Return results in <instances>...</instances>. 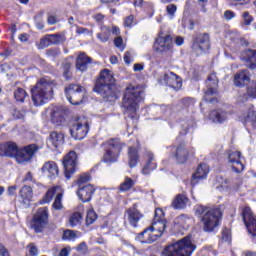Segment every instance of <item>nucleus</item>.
I'll return each instance as SVG.
<instances>
[{
  "instance_id": "f257e3e1",
  "label": "nucleus",
  "mask_w": 256,
  "mask_h": 256,
  "mask_svg": "<svg viewBox=\"0 0 256 256\" xmlns=\"http://www.w3.org/2000/svg\"><path fill=\"white\" fill-rule=\"evenodd\" d=\"M166 228L167 220H165V213L163 212V209L157 208L155 210V216L152 225L140 233L138 237L141 243H155L157 239L163 237Z\"/></svg>"
},
{
  "instance_id": "f03ea898",
  "label": "nucleus",
  "mask_w": 256,
  "mask_h": 256,
  "mask_svg": "<svg viewBox=\"0 0 256 256\" xmlns=\"http://www.w3.org/2000/svg\"><path fill=\"white\" fill-rule=\"evenodd\" d=\"M195 215L200 219L203 229L206 233L215 231L219 226V221L223 215L221 208L214 206L199 205L195 208Z\"/></svg>"
},
{
  "instance_id": "7ed1b4c3",
  "label": "nucleus",
  "mask_w": 256,
  "mask_h": 256,
  "mask_svg": "<svg viewBox=\"0 0 256 256\" xmlns=\"http://www.w3.org/2000/svg\"><path fill=\"white\" fill-rule=\"evenodd\" d=\"M94 91L99 93L105 101H115L117 93L115 92V78L111 71L104 69L97 79Z\"/></svg>"
},
{
  "instance_id": "20e7f679",
  "label": "nucleus",
  "mask_w": 256,
  "mask_h": 256,
  "mask_svg": "<svg viewBox=\"0 0 256 256\" xmlns=\"http://www.w3.org/2000/svg\"><path fill=\"white\" fill-rule=\"evenodd\" d=\"M143 101V87L128 85L125 89L122 107L124 112L133 117L139 110V103Z\"/></svg>"
},
{
  "instance_id": "39448f33",
  "label": "nucleus",
  "mask_w": 256,
  "mask_h": 256,
  "mask_svg": "<svg viewBox=\"0 0 256 256\" xmlns=\"http://www.w3.org/2000/svg\"><path fill=\"white\" fill-rule=\"evenodd\" d=\"M32 101L36 107L45 105L53 99V82L47 78H41L36 85L31 88Z\"/></svg>"
},
{
  "instance_id": "423d86ee",
  "label": "nucleus",
  "mask_w": 256,
  "mask_h": 256,
  "mask_svg": "<svg viewBox=\"0 0 256 256\" xmlns=\"http://www.w3.org/2000/svg\"><path fill=\"white\" fill-rule=\"evenodd\" d=\"M197 246L191 242V238L186 237L176 243L166 246L162 252V256H191Z\"/></svg>"
},
{
  "instance_id": "0eeeda50",
  "label": "nucleus",
  "mask_w": 256,
  "mask_h": 256,
  "mask_svg": "<svg viewBox=\"0 0 256 256\" xmlns=\"http://www.w3.org/2000/svg\"><path fill=\"white\" fill-rule=\"evenodd\" d=\"M89 133V121L85 117H77L70 122V135L73 139L81 141Z\"/></svg>"
},
{
  "instance_id": "6e6552de",
  "label": "nucleus",
  "mask_w": 256,
  "mask_h": 256,
  "mask_svg": "<svg viewBox=\"0 0 256 256\" xmlns=\"http://www.w3.org/2000/svg\"><path fill=\"white\" fill-rule=\"evenodd\" d=\"M106 153L103 156L105 163H115L119 159V154L123 151L125 144L117 138L110 139L104 143Z\"/></svg>"
},
{
  "instance_id": "1a4fd4ad",
  "label": "nucleus",
  "mask_w": 256,
  "mask_h": 256,
  "mask_svg": "<svg viewBox=\"0 0 256 256\" xmlns=\"http://www.w3.org/2000/svg\"><path fill=\"white\" fill-rule=\"evenodd\" d=\"M56 195V197H55ZM55 197L54 203L52 204L53 209L56 211H61L63 209V192L61 191V187L54 186L46 192L43 199L40 201L41 205H45V203H51L53 198Z\"/></svg>"
},
{
  "instance_id": "9d476101",
  "label": "nucleus",
  "mask_w": 256,
  "mask_h": 256,
  "mask_svg": "<svg viewBox=\"0 0 256 256\" xmlns=\"http://www.w3.org/2000/svg\"><path fill=\"white\" fill-rule=\"evenodd\" d=\"M66 99L71 105H81L85 98V88L81 85L72 84L65 88Z\"/></svg>"
},
{
  "instance_id": "9b49d317",
  "label": "nucleus",
  "mask_w": 256,
  "mask_h": 256,
  "mask_svg": "<svg viewBox=\"0 0 256 256\" xmlns=\"http://www.w3.org/2000/svg\"><path fill=\"white\" fill-rule=\"evenodd\" d=\"M48 221L49 208H39L32 219L31 227L35 231V233H41L42 231H44L45 227H47Z\"/></svg>"
},
{
  "instance_id": "f8f14e48",
  "label": "nucleus",
  "mask_w": 256,
  "mask_h": 256,
  "mask_svg": "<svg viewBox=\"0 0 256 256\" xmlns=\"http://www.w3.org/2000/svg\"><path fill=\"white\" fill-rule=\"evenodd\" d=\"M154 47L158 53H169L173 51V38H171V35L160 31L155 40Z\"/></svg>"
},
{
  "instance_id": "ddd939ff",
  "label": "nucleus",
  "mask_w": 256,
  "mask_h": 256,
  "mask_svg": "<svg viewBox=\"0 0 256 256\" xmlns=\"http://www.w3.org/2000/svg\"><path fill=\"white\" fill-rule=\"evenodd\" d=\"M219 85V79L216 74H210L206 80L207 91L204 95V100L208 103H215L217 97V86Z\"/></svg>"
},
{
  "instance_id": "4468645a",
  "label": "nucleus",
  "mask_w": 256,
  "mask_h": 256,
  "mask_svg": "<svg viewBox=\"0 0 256 256\" xmlns=\"http://www.w3.org/2000/svg\"><path fill=\"white\" fill-rule=\"evenodd\" d=\"M37 151H39V147L35 144H30L28 146L18 149L14 159L19 164L29 163V161L33 159V155H35Z\"/></svg>"
},
{
  "instance_id": "2eb2a0df",
  "label": "nucleus",
  "mask_w": 256,
  "mask_h": 256,
  "mask_svg": "<svg viewBox=\"0 0 256 256\" xmlns=\"http://www.w3.org/2000/svg\"><path fill=\"white\" fill-rule=\"evenodd\" d=\"M62 163L66 179H71V175H73L75 169H77V153L75 151H70L64 156Z\"/></svg>"
},
{
  "instance_id": "dca6fc26",
  "label": "nucleus",
  "mask_w": 256,
  "mask_h": 256,
  "mask_svg": "<svg viewBox=\"0 0 256 256\" xmlns=\"http://www.w3.org/2000/svg\"><path fill=\"white\" fill-rule=\"evenodd\" d=\"M242 218L249 235L256 237V216L249 207H245L242 212Z\"/></svg>"
},
{
  "instance_id": "f3484780",
  "label": "nucleus",
  "mask_w": 256,
  "mask_h": 256,
  "mask_svg": "<svg viewBox=\"0 0 256 256\" xmlns=\"http://www.w3.org/2000/svg\"><path fill=\"white\" fill-rule=\"evenodd\" d=\"M228 167L233 173H243L245 166L241 162V152L233 150L228 152Z\"/></svg>"
},
{
  "instance_id": "a211bd4d",
  "label": "nucleus",
  "mask_w": 256,
  "mask_h": 256,
  "mask_svg": "<svg viewBox=\"0 0 256 256\" xmlns=\"http://www.w3.org/2000/svg\"><path fill=\"white\" fill-rule=\"evenodd\" d=\"M65 35L60 33L49 34L40 40V43H37V49H46L49 45H59V43H64Z\"/></svg>"
},
{
  "instance_id": "6ab92c4d",
  "label": "nucleus",
  "mask_w": 256,
  "mask_h": 256,
  "mask_svg": "<svg viewBox=\"0 0 256 256\" xmlns=\"http://www.w3.org/2000/svg\"><path fill=\"white\" fill-rule=\"evenodd\" d=\"M195 155L194 148H187L185 144H180L176 148L175 159L178 163L183 164L189 159V157H193Z\"/></svg>"
},
{
  "instance_id": "aec40b11",
  "label": "nucleus",
  "mask_w": 256,
  "mask_h": 256,
  "mask_svg": "<svg viewBox=\"0 0 256 256\" xmlns=\"http://www.w3.org/2000/svg\"><path fill=\"white\" fill-rule=\"evenodd\" d=\"M162 80L164 81L165 85L175 89V91H179V89L183 87V81L179 76H177V74L173 72H166Z\"/></svg>"
},
{
  "instance_id": "412c9836",
  "label": "nucleus",
  "mask_w": 256,
  "mask_h": 256,
  "mask_svg": "<svg viewBox=\"0 0 256 256\" xmlns=\"http://www.w3.org/2000/svg\"><path fill=\"white\" fill-rule=\"evenodd\" d=\"M192 47L194 51H200V53L209 51V47H211L209 43V34H198Z\"/></svg>"
},
{
  "instance_id": "4be33fe9",
  "label": "nucleus",
  "mask_w": 256,
  "mask_h": 256,
  "mask_svg": "<svg viewBox=\"0 0 256 256\" xmlns=\"http://www.w3.org/2000/svg\"><path fill=\"white\" fill-rule=\"evenodd\" d=\"M65 143V135L61 132L53 131L47 139V146L50 149H59Z\"/></svg>"
},
{
  "instance_id": "5701e85b",
  "label": "nucleus",
  "mask_w": 256,
  "mask_h": 256,
  "mask_svg": "<svg viewBox=\"0 0 256 256\" xmlns=\"http://www.w3.org/2000/svg\"><path fill=\"white\" fill-rule=\"evenodd\" d=\"M95 193V188L91 184L85 186H79L77 191V196L82 201V203H89Z\"/></svg>"
},
{
  "instance_id": "b1692460",
  "label": "nucleus",
  "mask_w": 256,
  "mask_h": 256,
  "mask_svg": "<svg viewBox=\"0 0 256 256\" xmlns=\"http://www.w3.org/2000/svg\"><path fill=\"white\" fill-rule=\"evenodd\" d=\"M19 147L14 142H7L0 145V156L1 157H16Z\"/></svg>"
},
{
  "instance_id": "393cba45",
  "label": "nucleus",
  "mask_w": 256,
  "mask_h": 256,
  "mask_svg": "<svg viewBox=\"0 0 256 256\" xmlns=\"http://www.w3.org/2000/svg\"><path fill=\"white\" fill-rule=\"evenodd\" d=\"M42 173H44L46 177H50V179H55L57 175H59V167L57 166V163L48 161L43 165Z\"/></svg>"
},
{
  "instance_id": "a878e982",
  "label": "nucleus",
  "mask_w": 256,
  "mask_h": 256,
  "mask_svg": "<svg viewBox=\"0 0 256 256\" xmlns=\"http://www.w3.org/2000/svg\"><path fill=\"white\" fill-rule=\"evenodd\" d=\"M126 213L130 225H132V227H137L139 220L143 217L139 210H137V205H134L132 208L128 209Z\"/></svg>"
},
{
  "instance_id": "bb28decb",
  "label": "nucleus",
  "mask_w": 256,
  "mask_h": 256,
  "mask_svg": "<svg viewBox=\"0 0 256 256\" xmlns=\"http://www.w3.org/2000/svg\"><path fill=\"white\" fill-rule=\"evenodd\" d=\"M249 81H251L249 70H242L234 76V85L236 87H244V85L249 83Z\"/></svg>"
},
{
  "instance_id": "cd10ccee",
  "label": "nucleus",
  "mask_w": 256,
  "mask_h": 256,
  "mask_svg": "<svg viewBox=\"0 0 256 256\" xmlns=\"http://www.w3.org/2000/svg\"><path fill=\"white\" fill-rule=\"evenodd\" d=\"M20 201L23 205H29L33 201V188L31 186H23L20 189Z\"/></svg>"
},
{
  "instance_id": "c85d7f7f",
  "label": "nucleus",
  "mask_w": 256,
  "mask_h": 256,
  "mask_svg": "<svg viewBox=\"0 0 256 256\" xmlns=\"http://www.w3.org/2000/svg\"><path fill=\"white\" fill-rule=\"evenodd\" d=\"M88 65H91V58L85 53L79 54L76 60V69L82 73L87 71Z\"/></svg>"
},
{
  "instance_id": "c756f323",
  "label": "nucleus",
  "mask_w": 256,
  "mask_h": 256,
  "mask_svg": "<svg viewBox=\"0 0 256 256\" xmlns=\"http://www.w3.org/2000/svg\"><path fill=\"white\" fill-rule=\"evenodd\" d=\"M137 147H139V142H137L136 146H130L128 148L129 167L132 169L137 167L139 161V151L137 150Z\"/></svg>"
},
{
  "instance_id": "7c9ffc66",
  "label": "nucleus",
  "mask_w": 256,
  "mask_h": 256,
  "mask_svg": "<svg viewBox=\"0 0 256 256\" xmlns=\"http://www.w3.org/2000/svg\"><path fill=\"white\" fill-rule=\"evenodd\" d=\"M52 123L56 126L65 123V111L61 107H55L52 111Z\"/></svg>"
},
{
  "instance_id": "2f4dec72",
  "label": "nucleus",
  "mask_w": 256,
  "mask_h": 256,
  "mask_svg": "<svg viewBox=\"0 0 256 256\" xmlns=\"http://www.w3.org/2000/svg\"><path fill=\"white\" fill-rule=\"evenodd\" d=\"M209 117L213 123H225V120L227 119V112L223 110H213Z\"/></svg>"
},
{
  "instance_id": "473e14b6",
  "label": "nucleus",
  "mask_w": 256,
  "mask_h": 256,
  "mask_svg": "<svg viewBox=\"0 0 256 256\" xmlns=\"http://www.w3.org/2000/svg\"><path fill=\"white\" fill-rule=\"evenodd\" d=\"M189 199L185 197L183 194H178L174 200L172 201L173 209H185L187 207Z\"/></svg>"
},
{
  "instance_id": "72a5a7b5",
  "label": "nucleus",
  "mask_w": 256,
  "mask_h": 256,
  "mask_svg": "<svg viewBox=\"0 0 256 256\" xmlns=\"http://www.w3.org/2000/svg\"><path fill=\"white\" fill-rule=\"evenodd\" d=\"M207 175H209V166L207 164H201L193 174V179L199 181L201 179H206Z\"/></svg>"
},
{
  "instance_id": "f704fd0d",
  "label": "nucleus",
  "mask_w": 256,
  "mask_h": 256,
  "mask_svg": "<svg viewBox=\"0 0 256 256\" xmlns=\"http://www.w3.org/2000/svg\"><path fill=\"white\" fill-rule=\"evenodd\" d=\"M154 169H157V163L153 159V154L149 153L148 154V161L142 169V174L143 175H149V173H151V171H153Z\"/></svg>"
},
{
  "instance_id": "c9c22d12",
  "label": "nucleus",
  "mask_w": 256,
  "mask_h": 256,
  "mask_svg": "<svg viewBox=\"0 0 256 256\" xmlns=\"http://www.w3.org/2000/svg\"><path fill=\"white\" fill-rule=\"evenodd\" d=\"M242 120L244 121H256V111L255 107L253 105H248L243 114H242Z\"/></svg>"
},
{
  "instance_id": "e433bc0d",
  "label": "nucleus",
  "mask_w": 256,
  "mask_h": 256,
  "mask_svg": "<svg viewBox=\"0 0 256 256\" xmlns=\"http://www.w3.org/2000/svg\"><path fill=\"white\" fill-rule=\"evenodd\" d=\"M246 56V66L249 69H256V50H247Z\"/></svg>"
},
{
  "instance_id": "4c0bfd02",
  "label": "nucleus",
  "mask_w": 256,
  "mask_h": 256,
  "mask_svg": "<svg viewBox=\"0 0 256 256\" xmlns=\"http://www.w3.org/2000/svg\"><path fill=\"white\" fill-rule=\"evenodd\" d=\"M110 38H111V28L107 26H102L101 33L97 34V39H99L101 43H107V41H109Z\"/></svg>"
},
{
  "instance_id": "58836bf2",
  "label": "nucleus",
  "mask_w": 256,
  "mask_h": 256,
  "mask_svg": "<svg viewBox=\"0 0 256 256\" xmlns=\"http://www.w3.org/2000/svg\"><path fill=\"white\" fill-rule=\"evenodd\" d=\"M81 219H83V216L79 212L73 213L69 218V224L71 227H77L81 223Z\"/></svg>"
},
{
  "instance_id": "ea45409f",
  "label": "nucleus",
  "mask_w": 256,
  "mask_h": 256,
  "mask_svg": "<svg viewBox=\"0 0 256 256\" xmlns=\"http://www.w3.org/2000/svg\"><path fill=\"white\" fill-rule=\"evenodd\" d=\"M135 185V181L130 177H125L124 183L120 185V191H129Z\"/></svg>"
},
{
  "instance_id": "a19ab883",
  "label": "nucleus",
  "mask_w": 256,
  "mask_h": 256,
  "mask_svg": "<svg viewBox=\"0 0 256 256\" xmlns=\"http://www.w3.org/2000/svg\"><path fill=\"white\" fill-rule=\"evenodd\" d=\"M14 97L16 101L23 103V101H25V97H27V92L23 88H18L14 91Z\"/></svg>"
},
{
  "instance_id": "79ce46f5",
  "label": "nucleus",
  "mask_w": 256,
  "mask_h": 256,
  "mask_svg": "<svg viewBox=\"0 0 256 256\" xmlns=\"http://www.w3.org/2000/svg\"><path fill=\"white\" fill-rule=\"evenodd\" d=\"M175 225H179V227H187L189 223V217L181 214L180 216L176 217L174 220Z\"/></svg>"
},
{
  "instance_id": "37998d69",
  "label": "nucleus",
  "mask_w": 256,
  "mask_h": 256,
  "mask_svg": "<svg viewBox=\"0 0 256 256\" xmlns=\"http://www.w3.org/2000/svg\"><path fill=\"white\" fill-rule=\"evenodd\" d=\"M71 61L69 60H65L62 63V71H63V75L65 77V79H69V77H71L70 75V71H71Z\"/></svg>"
},
{
  "instance_id": "c03bdc74",
  "label": "nucleus",
  "mask_w": 256,
  "mask_h": 256,
  "mask_svg": "<svg viewBox=\"0 0 256 256\" xmlns=\"http://www.w3.org/2000/svg\"><path fill=\"white\" fill-rule=\"evenodd\" d=\"M62 239L64 241H75V239H77V232L73 230H65Z\"/></svg>"
},
{
  "instance_id": "a18cd8bd",
  "label": "nucleus",
  "mask_w": 256,
  "mask_h": 256,
  "mask_svg": "<svg viewBox=\"0 0 256 256\" xmlns=\"http://www.w3.org/2000/svg\"><path fill=\"white\" fill-rule=\"evenodd\" d=\"M97 221L95 210H89L86 215V225H93Z\"/></svg>"
},
{
  "instance_id": "49530a36",
  "label": "nucleus",
  "mask_w": 256,
  "mask_h": 256,
  "mask_svg": "<svg viewBox=\"0 0 256 256\" xmlns=\"http://www.w3.org/2000/svg\"><path fill=\"white\" fill-rule=\"evenodd\" d=\"M167 15H169V19H173L175 17V13H177V5L169 4L166 7Z\"/></svg>"
},
{
  "instance_id": "de8ad7c7",
  "label": "nucleus",
  "mask_w": 256,
  "mask_h": 256,
  "mask_svg": "<svg viewBox=\"0 0 256 256\" xmlns=\"http://www.w3.org/2000/svg\"><path fill=\"white\" fill-rule=\"evenodd\" d=\"M27 249H28V251H29V255H30V256H37V255H39V250L37 249V246H35V244L30 243V244L27 246Z\"/></svg>"
},
{
  "instance_id": "09e8293b",
  "label": "nucleus",
  "mask_w": 256,
  "mask_h": 256,
  "mask_svg": "<svg viewBox=\"0 0 256 256\" xmlns=\"http://www.w3.org/2000/svg\"><path fill=\"white\" fill-rule=\"evenodd\" d=\"M90 179H91V176H89L88 174H82L78 178L77 183H78L79 187H83V184L87 183Z\"/></svg>"
},
{
  "instance_id": "8fccbe9b",
  "label": "nucleus",
  "mask_w": 256,
  "mask_h": 256,
  "mask_svg": "<svg viewBox=\"0 0 256 256\" xmlns=\"http://www.w3.org/2000/svg\"><path fill=\"white\" fill-rule=\"evenodd\" d=\"M242 17L245 25H251L253 23V16L249 12H244Z\"/></svg>"
},
{
  "instance_id": "3c124183",
  "label": "nucleus",
  "mask_w": 256,
  "mask_h": 256,
  "mask_svg": "<svg viewBox=\"0 0 256 256\" xmlns=\"http://www.w3.org/2000/svg\"><path fill=\"white\" fill-rule=\"evenodd\" d=\"M135 25V18L130 15L124 19V27H133Z\"/></svg>"
},
{
  "instance_id": "603ef678",
  "label": "nucleus",
  "mask_w": 256,
  "mask_h": 256,
  "mask_svg": "<svg viewBox=\"0 0 256 256\" xmlns=\"http://www.w3.org/2000/svg\"><path fill=\"white\" fill-rule=\"evenodd\" d=\"M76 33H77V35H89V33H90V35H93L92 30L89 31V29L83 28V27H77Z\"/></svg>"
},
{
  "instance_id": "864d4df0",
  "label": "nucleus",
  "mask_w": 256,
  "mask_h": 256,
  "mask_svg": "<svg viewBox=\"0 0 256 256\" xmlns=\"http://www.w3.org/2000/svg\"><path fill=\"white\" fill-rule=\"evenodd\" d=\"M222 239L223 241H231V235L229 234V229L225 228L222 231Z\"/></svg>"
},
{
  "instance_id": "5fc2aeb1",
  "label": "nucleus",
  "mask_w": 256,
  "mask_h": 256,
  "mask_svg": "<svg viewBox=\"0 0 256 256\" xmlns=\"http://www.w3.org/2000/svg\"><path fill=\"white\" fill-rule=\"evenodd\" d=\"M114 45L115 47H118V49H123V38L118 36L116 39H114Z\"/></svg>"
},
{
  "instance_id": "6e6d98bb",
  "label": "nucleus",
  "mask_w": 256,
  "mask_h": 256,
  "mask_svg": "<svg viewBox=\"0 0 256 256\" xmlns=\"http://www.w3.org/2000/svg\"><path fill=\"white\" fill-rule=\"evenodd\" d=\"M224 17L228 21H231V19L235 18V12H233L231 10H227V11L224 12Z\"/></svg>"
},
{
  "instance_id": "4d7b16f0",
  "label": "nucleus",
  "mask_w": 256,
  "mask_h": 256,
  "mask_svg": "<svg viewBox=\"0 0 256 256\" xmlns=\"http://www.w3.org/2000/svg\"><path fill=\"white\" fill-rule=\"evenodd\" d=\"M124 61L127 65H131V63H133V57H131V53L130 52H126L124 55Z\"/></svg>"
},
{
  "instance_id": "13d9d810",
  "label": "nucleus",
  "mask_w": 256,
  "mask_h": 256,
  "mask_svg": "<svg viewBox=\"0 0 256 256\" xmlns=\"http://www.w3.org/2000/svg\"><path fill=\"white\" fill-rule=\"evenodd\" d=\"M232 5H248L251 0H231Z\"/></svg>"
},
{
  "instance_id": "bf43d9fd",
  "label": "nucleus",
  "mask_w": 256,
  "mask_h": 256,
  "mask_svg": "<svg viewBox=\"0 0 256 256\" xmlns=\"http://www.w3.org/2000/svg\"><path fill=\"white\" fill-rule=\"evenodd\" d=\"M19 41H21V43H27L29 41V34L27 33L20 34Z\"/></svg>"
},
{
  "instance_id": "052dcab7",
  "label": "nucleus",
  "mask_w": 256,
  "mask_h": 256,
  "mask_svg": "<svg viewBox=\"0 0 256 256\" xmlns=\"http://www.w3.org/2000/svg\"><path fill=\"white\" fill-rule=\"evenodd\" d=\"M47 23L48 25H55L57 23V17L54 15L48 16Z\"/></svg>"
},
{
  "instance_id": "680f3d73",
  "label": "nucleus",
  "mask_w": 256,
  "mask_h": 256,
  "mask_svg": "<svg viewBox=\"0 0 256 256\" xmlns=\"http://www.w3.org/2000/svg\"><path fill=\"white\" fill-rule=\"evenodd\" d=\"M175 45H177L178 47H181V45H183V43H185V39H183V37L181 36H177L174 40Z\"/></svg>"
},
{
  "instance_id": "e2e57ef3",
  "label": "nucleus",
  "mask_w": 256,
  "mask_h": 256,
  "mask_svg": "<svg viewBox=\"0 0 256 256\" xmlns=\"http://www.w3.org/2000/svg\"><path fill=\"white\" fill-rule=\"evenodd\" d=\"M0 256H9V252L3 244H0Z\"/></svg>"
},
{
  "instance_id": "0e129e2a",
  "label": "nucleus",
  "mask_w": 256,
  "mask_h": 256,
  "mask_svg": "<svg viewBox=\"0 0 256 256\" xmlns=\"http://www.w3.org/2000/svg\"><path fill=\"white\" fill-rule=\"evenodd\" d=\"M93 19H95V21H97V23H101V21H103V19H105V16H103V14H96L93 16Z\"/></svg>"
},
{
  "instance_id": "69168bd1",
  "label": "nucleus",
  "mask_w": 256,
  "mask_h": 256,
  "mask_svg": "<svg viewBox=\"0 0 256 256\" xmlns=\"http://www.w3.org/2000/svg\"><path fill=\"white\" fill-rule=\"evenodd\" d=\"M78 251H87V244L85 242H82L77 247Z\"/></svg>"
},
{
  "instance_id": "338daca9",
  "label": "nucleus",
  "mask_w": 256,
  "mask_h": 256,
  "mask_svg": "<svg viewBox=\"0 0 256 256\" xmlns=\"http://www.w3.org/2000/svg\"><path fill=\"white\" fill-rule=\"evenodd\" d=\"M133 69L135 72H139V71H143L144 67L142 64H134Z\"/></svg>"
},
{
  "instance_id": "774afa93",
  "label": "nucleus",
  "mask_w": 256,
  "mask_h": 256,
  "mask_svg": "<svg viewBox=\"0 0 256 256\" xmlns=\"http://www.w3.org/2000/svg\"><path fill=\"white\" fill-rule=\"evenodd\" d=\"M59 256H69V249L63 248V249L60 251Z\"/></svg>"
}]
</instances>
